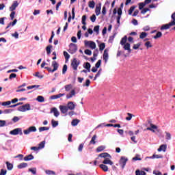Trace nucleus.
I'll list each match as a JSON object with an SVG mask.
<instances>
[{"label":"nucleus","mask_w":175,"mask_h":175,"mask_svg":"<svg viewBox=\"0 0 175 175\" xmlns=\"http://www.w3.org/2000/svg\"><path fill=\"white\" fill-rule=\"evenodd\" d=\"M100 169H102V170H103L104 172H107L109 170V167H107V165H105V164H100Z\"/></svg>","instance_id":"obj_25"},{"label":"nucleus","mask_w":175,"mask_h":175,"mask_svg":"<svg viewBox=\"0 0 175 175\" xmlns=\"http://www.w3.org/2000/svg\"><path fill=\"white\" fill-rule=\"evenodd\" d=\"M29 110H31V105L29 104H26L18 108V111H21L22 113H25V111Z\"/></svg>","instance_id":"obj_3"},{"label":"nucleus","mask_w":175,"mask_h":175,"mask_svg":"<svg viewBox=\"0 0 175 175\" xmlns=\"http://www.w3.org/2000/svg\"><path fill=\"white\" fill-rule=\"evenodd\" d=\"M96 135H93L90 141V144H96V142H95V140H96Z\"/></svg>","instance_id":"obj_38"},{"label":"nucleus","mask_w":175,"mask_h":175,"mask_svg":"<svg viewBox=\"0 0 175 175\" xmlns=\"http://www.w3.org/2000/svg\"><path fill=\"white\" fill-rule=\"evenodd\" d=\"M69 47L70 49L68 51L70 54H75V53L77 51V45H76V44L71 43L70 44Z\"/></svg>","instance_id":"obj_6"},{"label":"nucleus","mask_w":175,"mask_h":175,"mask_svg":"<svg viewBox=\"0 0 175 175\" xmlns=\"http://www.w3.org/2000/svg\"><path fill=\"white\" fill-rule=\"evenodd\" d=\"M135 9H136V7L135 6H132L130 8L129 10V14H132V13H133V10H135Z\"/></svg>","instance_id":"obj_50"},{"label":"nucleus","mask_w":175,"mask_h":175,"mask_svg":"<svg viewBox=\"0 0 175 175\" xmlns=\"http://www.w3.org/2000/svg\"><path fill=\"white\" fill-rule=\"evenodd\" d=\"M101 64H102V60L99 59V60L96 62L95 66H96V68H100V66Z\"/></svg>","instance_id":"obj_56"},{"label":"nucleus","mask_w":175,"mask_h":175,"mask_svg":"<svg viewBox=\"0 0 175 175\" xmlns=\"http://www.w3.org/2000/svg\"><path fill=\"white\" fill-rule=\"evenodd\" d=\"M85 46L90 47L92 50H95L96 49V44L93 41H84Z\"/></svg>","instance_id":"obj_2"},{"label":"nucleus","mask_w":175,"mask_h":175,"mask_svg":"<svg viewBox=\"0 0 175 175\" xmlns=\"http://www.w3.org/2000/svg\"><path fill=\"white\" fill-rule=\"evenodd\" d=\"M104 165H110L111 166L113 165V163L110 160L109 158H105V160L103 161Z\"/></svg>","instance_id":"obj_19"},{"label":"nucleus","mask_w":175,"mask_h":175,"mask_svg":"<svg viewBox=\"0 0 175 175\" xmlns=\"http://www.w3.org/2000/svg\"><path fill=\"white\" fill-rule=\"evenodd\" d=\"M144 6H146V4L144 3H139V10H142Z\"/></svg>","instance_id":"obj_55"},{"label":"nucleus","mask_w":175,"mask_h":175,"mask_svg":"<svg viewBox=\"0 0 175 175\" xmlns=\"http://www.w3.org/2000/svg\"><path fill=\"white\" fill-rule=\"evenodd\" d=\"M31 132H36V127L35 126H31L28 129L23 131L25 135H29Z\"/></svg>","instance_id":"obj_8"},{"label":"nucleus","mask_w":175,"mask_h":175,"mask_svg":"<svg viewBox=\"0 0 175 175\" xmlns=\"http://www.w3.org/2000/svg\"><path fill=\"white\" fill-rule=\"evenodd\" d=\"M173 25H175V22L171 21L169 24H165L161 26V31H163V29H169V28L173 27Z\"/></svg>","instance_id":"obj_9"},{"label":"nucleus","mask_w":175,"mask_h":175,"mask_svg":"<svg viewBox=\"0 0 175 175\" xmlns=\"http://www.w3.org/2000/svg\"><path fill=\"white\" fill-rule=\"evenodd\" d=\"M79 65H80V61L77 60V59L76 58L73 59L71 63V66L72 67V69H74V70H77V67Z\"/></svg>","instance_id":"obj_7"},{"label":"nucleus","mask_w":175,"mask_h":175,"mask_svg":"<svg viewBox=\"0 0 175 175\" xmlns=\"http://www.w3.org/2000/svg\"><path fill=\"white\" fill-rule=\"evenodd\" d=\"M28 166V163H22L17 165L18 169H24Z\"/></svg>","instance_id":"obj_22"},{"label":"nucleus","mask_w":175,"mask_h":175,"mask_svg":"<svg viewBox=\"0 0 175 175\" xmlns=\"http://www.w3.org/2000/svg\"><path fill=\"white\" fill-rule=\"evenodd\" d=\"M51 49H53V46L51 45L46 46V50L47 54H51Z\"/></svg>","instance_id":"obj_39"},{"label":"nucleus","mask_w":175,"mask_h":175,"mask_svg":"<svg viewBox=\"0 0 175 175\" xmlns=\"http://www.w3.org/2000/svg\"><path fill=\"white\" fill-rule=\"evenodd\" d=\"M8 171L6 170L1 169L0 172V175H6Z\"/></svg>","instance_id":"obj_60"},{"label":"nucleus","mask_w":175,"mask_h":175,"mask_svg":"<svg viewBox=\"0 0 175 175\" xmlns=\"http://www.w3.org/2000/svg\"><path fill=\"white\" fill-rule=\"evenodd\" d=\"M6 125V121L5 120H0V128L2 126H5Z\"/></svg>","instance_id":"obj_61"},{"label":"nucleus","mask_w":175,"mask_h":175,"mask_svg":"<svg viewBox=\"0 0 175 175\" xmlns=\"http://www.w3.org/2000/svg\"><path fill=\"white\" fill-rule=\"evenodd\" d=\"M2 106H10V105H12V101H5L2 103Z\"/></svg>","instance_id":"obj_48"},{"label":"nucleus","mask_w":175,"mask_h":175,"mask_svg":"<svg viewBox=\"0 0 175 175\" xmlns=\"http://www.w3.org/2000/svg\"><path fill=\"white\" fill-rule=\"evenodd\" d=\"M99 28H100V26L99 25H96L94 27V32H96L97 35L99 34Z\"/></svg>","instance_id":"obj_46"},{"label":"nucleus","mask_w":175,"mask_h":175,"mask_svg":"<svg viewBox=\"0 0 175 175\" xmlns=\"http://www.w3.org/2000/svg\"><path fill=\"white\" fill-rule=\"evenodd\" d=\"M46 144V142L42 141L38 145V149L42 150V148H44V145Z\"/></svg>","instance_id":"obj_33"},{"label":"nucleus","mask_w":175,"mask_h":175,"mask_svg":"<svg viewBox=\"0 0 175 175\" xmlns=\"http://www.w3.org/2000/svg\"><path fill=\"white\" fill-rule=\"evenodd\" d=\"M153 174H154V175H162V172H161L158 170H154L153 171Z\"/></svg>","instance_id":"obj_64"},{"label":"nucleus","mask_w":175,"mask_h":175,"mask_svg":"<svg viewBox=\"0 0 175 175\" xmlns=\"http://www.w3.org/2000/svg\"><path fill=\"white\" fill-rule=\"evenodd\" d=\"M85 54H86V55H92V51H91V50L86 49L85 50Z\"/></svg>","instance_id":"obj_52"},{"label":"nucleus","mask_w":175,"mask_h":175,"mask_svg":"<svg viewBox=\"0 0 175 175\" xmlns=\"http://www.w3.org/2000/svg\"><path fill=\"white\" fill-rule=\"evenodd\" d=\"M51 113H53L55 117H58L59 116V111L55 107L51 109Z\"/></svg>","instance_id":"obj_17"},{"label":"nucleus","mask_w":175,"mask_h":175,"mask_svg":"<svg viewBox=\"0 0 175 175\" xmlns=\"http://www.w3.org/2000/svg\"><path fill=\"white\" fill-rule=\"evenodd\" d=\"M106 148V146H100L97 148L96 151L97 152H101V151H103Z\"/></svg>","instance_id":"obj_35"},{"label":"nucleus","mask_w":175,"mask_h":175,"mask_svg":"<svg viewBox=\"0 0 175 175\" xmlns=\"http://www.w3.org/2000/svg\"><path fill=\"white\" fill-rule=\"evenodd\" d=\"M145 46H146V47H147V49H150V47H152V44H151V42H150V41H147L145 43Z\"/></svg>","instance_id":"obj_47"},{"label":"nucleus","mask_w":175,"mask_h":175,"mask_svg":"<svg viewBox=\"0 0 175 175\" xmlns=\"http://www.w3.org/2000/svg\"><path fill=\"white\" fill-rule=\"evenodd\" d=\"M100 9H101V4L100 3L99 5L96 6L95 13L96 16H99V14H100Z\"/></svg>","instance_id":"obj_20"},{"label":"nucleus","mask_w":175,"mask_h":175,"mask_svg":"<svg viewBox=\"0 0 175 175\" xmlns=\"http://www.w3.org/2000/svg\"><path fill=\"white\" fill-rule=\"evenodd\" d=\"M76 106L77 105L75 104V103L70 101L67 104V109L68 110H75V109H76Z\"/></svg>","instance_id":"obj_10"},{"label":"nucleus","mask_w":175,"mask_h":175,"mask_svg":"<svg viewBox=\"0 0 175 175\" xmlns=\"http://www.w3.org/2000/svg\"><path fill=\"white\" fill-rule=\"evenodd\" d=\"M127 116H128L126 117V121H131V120H132V117H135V116L131 113H127Z\"/></svg>","instance_id":"obj_34"},{"label":"nucleus","mask_w":175,"mask_h":175,"mask_svg":"<svg viewBox=\"0 0 175 175\" xmlns=\"http://www.w3.org/2000/svg\"><path fill=\"white\" fill-rule=\"evenodd\" d=\"M36 100L40 103H42V102H44V97L42 96H38L36 98Z\"/></svg>","instance_id":"obj_31"},{"label":"nucleus","mask_w":175,"mask_h":175,"mask_svg":"<svg viewBox=\"0 0 175 175\" xmlns=\"http://www.w3.org/2000/svg\"><path fill=\"white\" fill-rule=\"evenodd\" d=\"M150 127H148L146 129V131H150L151 132H153V133H155V130L158 129V126L153 124L152 123L150 124Z\"/></svg>","instance_id":"obj_11"},{"label":"nucleus","mask_w":175,"mask_h":175,"mask_svg":"<svg viewBox=\"0 0 175 175\" xmlns=\"http://www.w3.org/2000/svg\"><path fill=\"white\" fill-rule=\"evenodd\" d=\"M85 20H87V16L83 15V16H82V24H83V25H87V23H85Z\"/></svg>","instance_id":"obj_44"},{"label":"nucleus","mask_w":175,"mask_h":175,"mask_svg":"<svg viewBox=\"0 0 175 175\" xmlns=\"http://www.w3.org/2000/svg\"><path fill=\"white\" fill-rule=\"evenodd\" d=\"M103 59L105 62H107V60L109 59V53H107V51L106 50L104 51Z\"/></svg>","instance_id":"obj_21"},{"label":"nucleus","mask_w":175,"mask_h":175,"mask_svg":"<svg viewBox=\"0 0 175 175\" xmlns=\"http://www.w3.org/2000/svg\"><path fill=\"white\" fill-rule=\"evenodd\" d=\"M150 11L149 8H142V10L141 11L142 14H146V12Z\"/></svg>","instance_id":"obj_57"},{"label":"nucleus","mask_w":175,"mask_h":175,"mask_svg":"<svg viewBox=\"0 0 175 175\" xmlns=\"http://www.w3.org/2000/svg\"><path fill=\"white\" fill-rule=\"evenodd\" d=\"M145 38H147V33L146 32L141 33L139 36V39H144Z\"/></svg>","instance_id":"obj_42"},{"label":"nucleus","mask_w":175,"mask_h":175,"mask_svg":"<svg viewBox=\"0 0 175 175\" xmlns=\"http://www.w3.org/2000/svg\"><path fill=\"white\" fill-rule=\"evenodd\" d=\"M44 131H49V127H40L39 131L43 132Z\"/></svg>","instance_id":"obj_58"},{"label":"nucleus","mask_w":175,"mask_h":175,"mask_svg":"<svg viewBox=\"0 0 175 175\" xmlns=\"http://www.w3.org/2000/svg\"><path fill=\"white\" fill-rule=\"evenodd\" d=\"M66 70H68V66H66V64H64L62 69V74L65 75V73H66Z\"/></svg>","instance_id":"obj_45"},{"label":"nucleus","mask_w":175,"mask_h":175,"mask_svg":"<svg viewBox=\"0 0 175 175\" xmlns=\"http://www.w3.org/2000/svg\"><path fill=\"white\" fill-rule=\"evenodd\" d=\"M64 88L66 91L68 92L70 91L72 88H73V85H72V84L66 85Z\"/></svg>","instance_id":"obj_30"},{"label":"nucleus","mask_w":175,"mask_h":175,"mask_svg":"<svg viewBox=\"0 0 175 175\" xmlns=\"http://www.w3.org/2000/svg\"><path fill=\"white\" fill-rule=\"evenodd\" d=\"M51 124H52L53 128H55L58 126V121H55L53 119L51 120Z\"/></svg>","instance_id":"obj_36"},{"label":"nucleus","mask_w":175,"mask_h":175,"mask_svg":"<svg viewBox=\"0 0 175 175\" xmlns=\"http://www.w3.org/2000/svg\"><path fill=\"white\" fill-rule=\"evenodd\" d=\"M5 164L7 165L8 170H13V165L10 163L9 161H6Z\"/></svg>","instance_id":"obj_26"},{"label":"nucleus","mask_w":175,"mask_h":175,"mask_svg":"<svg viewBox=\"0 0 175 175\" xmlns=\"http://www.w3.org/2000/svg\"><path fill=\"white\" fill-rule=\"evenodd\" d=\"M90 20L92 23H95V21H96V16H95V14H93L91 17H90Z\"/></svg>","instance_id":"obj_54"},{"label":"nucleus","mask_w":175,"mask_h":175,"mask_svg":"<svg viewBox=\"0 0 175 175\" xmlns=\"http://www.w3.org/2000/svg\"><path fill=\"white\" fill-rule=\"evenodd\" d=\"M64 55L66 59H69V58H70V55L66 51L64 52Z\"/></svg>","instance_id":"obj_51"},{"label":"nucleus","mask_w":175,"mask_h":175,"mask_svg":"<svg viewBox=\"0 0 175 175\" xmlns=\"http://www.w3.org/2000/svg\"><path fill=\"white\" fill-rule=\"evenodd\" d=\"M126 162H128V158L125 157H121L119 161V165L121 166L122 169H124L125 165H126Z\"/></svg>","instance_id":"obj_4"},{"label":"nucleus","mask_w":175,"mask_h":175,"mask_svg":"<svg viewBox=\"0 0 175 175\" xmlns=\"http://www.w3.org/2000/svg\"><path fill=\"white\" fill-rule=\"evenodd\" d=\"M29 172H31L32 174H36V167L29 168Z\"/></svg>","instance_id":"obj_49"},{"label":"nucleus","mask_w":175,"mask_h":175,"mask_svg":"<svg viewBox=\"0 0 175 175\" xmlns=\"http://www.w3.org/2000/svg\"><path fill=\"white\" fill-rule=\"evenodd\" d=\"M122 46H123L124 50L127 51L128 53H132V49H131V44L126 42V44H124Z\"/></svg>","instance_id":"obj_13"},{"label":"nucleus","mask_w":175,"mask_h":175,"mask_svg":"<svg viewBox=\"0 0 175 175\" xmlns=\"http://www.w3.org/2000/svg\"><path fill=\"white\" fill-rule=\"evenodd\" d=\"M59 109L62 114H66L68 113V107L65 105H59Z\"/></svg>","instance_id":"obj_12"},{"label":"nucleus","mask_w":175,"mask_h":175,"mask_svg":"<svg viewBox=\"0 0 175 175\" xmlns=\"http://www.w3.org/2000/svg\"><path fill=\"white\" fill-rule=\"evenodd\" d=\"M10 135H13L14 136L21 135V136L23 135V130L21 128L15 129L10 132Z\"/></svg>","instance_id":"obj_5"},{"label":"nucleus","mask_w":175,"mask_h":175,"mask_svg":"<svg viewBox=\"0 0 175 175\" xmlns=\"http://www.w3.org/2000/svg\"><path fill=\"white\" fill-rule=\"evenodd\" d=\"M120 44H122V46H123L124 44H126V36L122 38L120 41Z\"/></svg>","instance_id":"obj_37"},{"label":"nucleus","mask_w":175,"mask_h":175,"mask_svg":"<svg viewBox=\"0 0 175 175\" xmlns=\"http://www.w3.org/2000/svg\"><path fill=\"white\" fill-rule=\"evenodd\" d=\"M12 36L15 38V39H18V33L16 31L14 33L12 34Z\"/></svg>","instance_id":"obj_63"},{"label":"nucleus","mask_w":175,"mask_h":175,"mask_svg":"<svg viewBox=\"0 0 175 175\" xmlns=\"http://www.w3.org/2000/svg\"><path fill=\"white\" fill-rule=\"evenodd\" d=\"M162 37V32L158 31L156 34V36H154V39H158L159 38Z\"/></svg>","instance_id":"obj_40"},{"label":"nucleus","mask_w":175,"mask_h":175,"mask_svg":"<svg viewBox=\"0 0 175 175\" xmlns=\"http://www.w3.org/2000/svg\"><path fill=\"white\" fill-rule=\"evenodd\" d=\"M146 158H148L149 159H159L163 158V156L161 154H153L152 157H148Z\"/></svg>","instance_id":"obj_18"},{"label":"nucleus","mask_w":175,"mask_h":175,"mask_svg":"<svg viewBox=\"0 0 175 175\" xmlns=\"http://www.w3.org/2000/svg\"><path fill=\"white\" fill-rule=\"evenodd\" d=\"M98 157H100V158H107V157H109L110 158L111 157V156H110V154L107 152L101 153L98 155Z\"/></svg>","instance_id":"obj_24"},{"label":"nucleus","mask_w":175,"mask_h":175,"mask_svg":"<svg viewBox=\"0 0 175 175\" xmlns=\"http://www.w3.org/2000/svg\"><path fill=\"white\" fill-rule=\"evenodd\" d=\"M45 173H46V174H48V175L55 174V172L54 171L49 170H46L45 171Z\"/></svg>","instance_id":"obj_43"},{"label":"nucleus","mask_w":175,"mask_h":175,"mask_svg":"<svg viewBox=\"0 0 175 175\" xmlns=\"http://www.w3.org/2000/svg\"><path fill=\"white\" fill-rule=\"evenodd\" d=\"M88 6L90 9H94L95 8V1L94 0L89 1Z\"/></svg>","instance_id":"obj_29"},{"label":"nucleus","mask_w":175,"mask_h":175,"mask_svg":"<svg viewBox=\"0 0 175 175\" xmlns=\"http://www.w3.org/2000/svg\"><path fill=\"white\" fill-rule=\"evenodd\" d=\"M105 47H106V44L105 43H101L99 45L100 51H103L105 50Z\"/></svg>","instance_id":"obj_41"},{"label":"nucleus","mask_w":175,"mask_h":175,"mask_svg":"<svg viewBox=\"0 0 175 175\" xmlns=\"http://www.w3.org/2000/svg\"><path fill=\"white\" fill-rule=\"evenodd\" d=\"M84 68L85 69H87L88 72H91V64L90 63H85Z\"/></svg>","instance_id":"obj_32"},{"label":"nucleus","mask_w":175,"mask_h":175,"mask_svg":"<svg viewBox=\"0 0 175 175\" xmlns=\"http://www.w3.org/2000/svg\"><path fill=\"white\" fill-rule=\"evenodd\" d=\"M75 95H76V90L74 89V90H71V92L66 95V98L67 99H70V98H73V96H75Z\"/></svg>","instance_id":"obj_16"},{"label":"nucleus","mask_w":175,"mask_h":175,"mask_svg":"<svg viewBox=\"0 0 175 175\" xmlns=\"http://www.w3.org/2000/svg\"><path fill=\"white\" fill-rule=\"evenodd\" d=\"M167 148V145L166 144H162L160 146V147L157 149V151L159 152H161V151H163V152H166V149Z\"/></svg>","instance_id":"obj_15"},{"label":"nucleus","mask_w":175,"mask_h":175,"mask_svg":"<svg viewBox=\"0 0 175 175\" xmlns=\"http://www.w3.org/2000/svg\"><path fill=\"white\" fill-rule=\"evenodd\" d=\"M165 133L166 140H172V134L167 131H165Z\"/></svg>","instance_id":"obj_28"},{"label":"nucleus","mask_w":175,"mask_h":175,"mask_svg":"<svg viewBox=\"0 0 175 175\" xmlns=\"http://www.w3.org/2000/svg\"><path fill=\"white\" fill-rule=\"evenodd\" d=\"M140 46H141L140 43L135 44L133 45V49L134 50H137V49H139L140 47Z\"/></svg>","instance_id":"obj_53"},{"label":"nucleus","mask_w":175,"mask_h":175,"mask_svg":"<svg viewBox=\"0 0 175 175\" xmlns=\"http://www.w3.org/2000/svg\"><path fill=\"white\" fill-rule=\"evenodd\" d=\"M18 6V2L17 1H14L12 5V6L10 7V12H13L14 10H16V8Z\"/></svg>","instance_id":"obj_14"},{"label":"nucleus","mask_w":175,"mask_h":175,"mask_svg":"<svg viewBox=\"0 0 175 175\" xmlns=\"http://www.w3.org/2000/svg\"><path fill=\"white\" fill-rule=\"evenodd\" d=\"M52 66L53 67V70H51V68L50 67H45V69H46L48 72H51L52 73H54V72L58 70V66H59V65L58 64V63H57V62L53 61L52 62Z\"/></svg>","instance_id":"obj_1"},{"label":"nucleus","mask_w":175,"mask_h":175,"mask_svg":"<svg viewBox=\"0 0 175 175\" xmlns=\"http://www.w3.org/2000/svg\"><path fill=\"white\" fill-rule=\"evenodd\" d=\"M13 122H18V121H20V118L15 116L12 118Z\"/></svg>","instance_id":"obj_62"},{"label":"nucleus","mask_w":175,"mask_h":175,"mask_svg":"<svg viewBox=\"0 0 175 175\" xmlns=\"http://www.w3.org/2000/svg\"><path fill=\"white\" fill-rule=\"evenodd\" d=\"M84 147V144H81L78 148V150L79 151V152H81V151H83V148Z\"/></svg>","instance_id":"obj_59"},{"label":"nucleus","mask_w":175,"mask_h":175,"mask_svg":"<svg viewBox=\"0 0 175 175\" xmlns=\"http://www.w3.org/2000/svg\"><path fill=\"white\" fill-rule=\"evenodd\" d=\"M79 122H80V120L78 119H74L72 122L71 124L72 125V126H77V125L79 124Z\"/></svg>","instance_id":"obj_27"},{"label":"nucleus","mask_w":175,"mask_h":175,"mask_svg":"<svg viewBox=\"0 0 175 175\" xmlns=\"http://www.w3.org/2000/svg\"><path fill=\"white\" fill-rule=\"evenodd\" d=\"M33 159V155L32 154H29L28 156H25L24 157V161H32Z\"/></svg>","instance_id":"obj_23"}]
</instances>
